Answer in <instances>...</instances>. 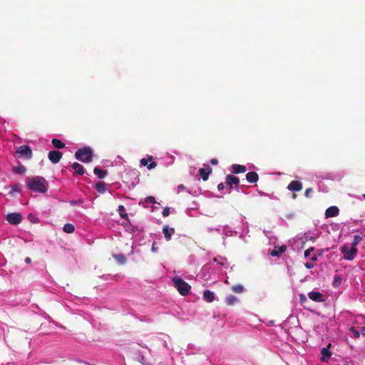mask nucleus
<instances>
[{
	"instance_id": "5701e85b",
	"label": "nucleus",
	"mask_w": 365,
	"mask_h": 365,
	"mask_svg": "<svg viewBox=\"0 0 365 365\" xmlns=\"http://www.w3.org/2000/svg\"><path fill=\"white\" fill-rule=\"evenodd\" d=\"M95 188L98 192L103 193L106 190V185L104 182H98L96 184Z\"/></svg>"
},
{
	"instance_id": "ddd939ff",
	"label": "nucleus",
	"mask_w": 365,
	"mask_h": 365,
	"mask_svg": "<svg viewBox=\"0 0 365 365\" xmlns=\"http://www.w3.org/2000/svg\"><path fill=\"white\" fill-rule=\"evenodd\" d=\"M163 232L164 233L165 240L169 241L171 240L172 236L175 234V229L173 227H169L168 225H165L163 228Z\"/></svg>"
},
{
	"instance_id": "49530a36",
	"label": "nucleus",
	"mask_w": 365,
	"mask_h": 365,
	"mask_svg": "<svg viewBox=\"0 0 365 365\" xmlns=\"http://www.w3.org/2000/svg\"><path fill=\"white\" fill-rule=\"evenodd\" d=\"M296 197H297V195H296V194H293V195H292V198L295 199V198H296Z\"/></svg>"
},
{
	"instance_id": "37998d69",
	"label": "nucleus",
	"mask_w": 365,
	"mask_h": 365,
	"mask_svg": "<svg viewBox=\"0 0 365 365\" xmlns=\"http://www.w3.org/2000/svg\"><path fill=\"white\" fill-rule=\"evenodd\" d=\"M152 251L153 252H156L157 251V248L155 247V242H153V244Z\"/></svg>"
},
{
	"instance_id": "72a5a7b5",
	"label": "nucleus",
	"mask_w": 365,
	"mask_h": 365,
	"mask_svg": "<svg viewBox=\"0 0 365 365\" xmlns=\"http://www.w3.org/2000/svg\"><path fill=\"white\" fill-rule=\"evenodd\" d=\"M145 202H150V203H155V199L153 196H149V197H146Z\"/></svg>"
},
{
	"instance_id": "2eb2a0df",
	"label": "nucleus",
	"mask_w": 365,
	"mask_h": 365,
	"mask_svg": "<svg viewBox=\"0 0 365 365\" xmlns=\"http://www.w3.org/2000/svg\"><path fill=\"white\" fill-rule=\"evenodd\" d=\"M231 168L235 174L244 173L247 171L246 166L243 165L233 164Z\"/></svg>"
},
{
	"instance_id": "4468645a",
	"label": "nucleus",
	"mask_w": 365,
	"mask_h": 365,
	"mask_svg": "<svg viewBox=\"0 0 365 365\" xmlns=\"http://www.w3.org/2000/svg\"><path fill=\"white\" fill-rule=\"evenodd\" d=\"M339 210L336 206H331L328 207L325 212L326 217H333L339 215Z\"/></svg>"
},
{
	"instance_id": "e433bc0d",
	"label": "nucleus",
	"mask_w": 365,
	"mask_h": 365,
	"mask_svg": "<svg viewBox=\"0 0 365 365\" xmlns=\"http://www.w3.org/2000/svg\"><path fill=\"white\" fill-rule=\"evenodd\" d=\"M312 191H313V190L311 187H309V188L306 189V190L304 192L305 197H309V193H311Z\"/></svg>"
},
{
	"instance_id": "6e6552de",
	"label": "nucleus",
	"mask_w": 365,
	"mask_h": 365,
	"mask_svg": "<svg viewBox=\"0 0 365 365\" xmlns=\"http://www.w3.org/2000/svg\"><path fill=\"white\" fill-rule=\"evenodd\" d=\"M62 155L63 153L61 151L55 150L48 153V158L51 163L56 164L60 161Z\"/></svg>"
},
{
	"instance_id": "a878e982",
	"label": "nucleus",
	"mask_w": 365,
	"mask_h": 365,
	"mask_svg": "<svg viewBox=\"0 0 365 365\" xmlns=\"http://www.w3.org/2000/svg\"><path fill=\"white\" fill-rule=\"evenodd\" d=\"M26 171V168L24 165H19L13 168V172L16 174L22 175Z\"/></svg>"
},
{
	"instance_id": "f3484780",
	"label": "nucleus",
	"mask_w": 365,
	"mask_h": 365,
	"mask_svg": "<svg viewBox=\"0 0 365 365\" xmlns=\"http://www.w3.org/2000/svg\"><path fill=\"white\" fill-rule=\"evenodd\" d=\"M212 170L211 168H200L199 170V174L204 181L207 180L209 175L212 173Z\"/></svg>"
},
{
	"instance_id": "de8ad7c7",
	"label": "nucleus",
	"mask_w": 365,
	"mask_h": 365,
	"mask_svg": "<svg viewBox=\"0 0 365 365\" xmlns=\"http://www.w3.org/2000/svg\"><path fill=\"white\" fill-rule=\"evenodd\" d=\"M363 197L365 199V194L363 195Z\"/></svg>"
},
{
	"instance_id": "c756f323",
	"label": "nucleus",
	"mask_w": 365,
	"mask_h": 365,
	"mask_svg": "<svg viewBox=\"0 0 365 365\" xmlns=\"http://www.w3.org/2000/svg\"><path fill=\"white\" fill-rule=\"evenodd\" d=\"M341 283V279L339 276H335L333 282V285L334 287H338Z\"/></svg>"
},
{
	"instance_id": "ea45409f",
	"label": "nucleus",
	"mask_w": 365,
	"mask_h": 365,
	"mask_svg": "<svg viewBox=\"0 0 365 365\" xmlns=\"http://www.w3.org/2000/svg\"><path fill=\"white\" fill-rule=\"evenodd\" d=\"M225 186H224V184L222 182L220 183L218 185H217V189L220 191V190H222L224 189Z\"/></svg>"
},
{
	"instance_id": "f704fd0d",
	"label": "nucleus",
	"mask_w": 365,
	"mask_h": 365,
	"mask_svg": "<svg viewBox=\"0 0 365 365\" xmlns=\"http://www.w3.org/2000/svg\"><path fill=\"white\" fill-rule=\"evenodd\" d=\"M314 250V247H310L304 252V257H308L310 255L311 252Z\"/></svg>"
},
{
	"instance_id": "4be33fe9",
	"label": "nucleus",
	"mask_w": 365,
	"mask_h": 365,
	"mask_svg": "<svg viewBox=\"0 0 365 365\" xmlns=\"http://www.w3.org/2000/svg\"><path fill=\"white\" fill-rule=\"evenodd\" d=\"M51 143L56 148L58 149H62L66 146V144L64 143H63L61 140L57 138H53L51 140Z\"/></svg>"
},
{
	"instance_id": "393cba45",
	"label": "nucleus",
	"mask_w": 365,
	"mask_h": 365,
	"mask_svg": "<svg viewBox=\"0 0 365 365\" xmlns=\"http://www.w3.org/2000/svg\"><path fill=\"white\" fill-rule=\"evenodd\" d=\"M63 230L65 232L71 234L74 232L75 227L73 224L67 223V224L64 225Z\"/></svg>"
},
{
	"instance_id": "a18cd8bd",
	"label": "nucleus",
	"mask_w": 365,
	"mask_h": 365,
	"mask_svg": "<svg viewBox=\"0 0 365 365\" xmlns=\"http://www.w3.org/2000/svg\"><path fill=\"white\" fill-rule=\"evenodd\" d=\"M178 188H179V189H185V186H184L183 185H180L178 186Z\"/></svg>"
},
{
	"instance_id": "bb28decb",
	"label": "nucleus",
	"mask_w": 365,
	"mask_h": 365,
	"mask_svg": "<svg viewBox=\"0 0 365 365\" xmlns=\"http://www.w3.org/2000/svg\"><path fill=\"white\" fill-rule=\"evenodd\" d=\"M231 289L235 292V293H238V294H240V293H242L244 292V287L242 284H235V285H233L232 287H231Z\"/></svg>"
},
{
	"instance_id": "dca6fc26",
	"label": "nucleus",
	"mask_w": 365,
	"mask_h": 365,
	"mask_svg": "<svg viewBox=\"0 0 365 365\" xmlns=\"http://www.w3.org/2000/svg\"><path fill=\"white\" fill-rule=\"evenodd\" d=\"M246 180L250 183H255L259 180V175L256 172H249L246 174Z\"/></svg>"
},
{
	"instance_id": "39448f33",
	"label": "nucleus",
	"mask_w": 365,
	"mask_h": 365,
	"mask_svg": "<svg viewBox=\"0 0 365 365\" xmlns=\"http://www.w3.org/2000/svg\"><path fill=\"white\" fill-rule=\"evenodd\" d=\"M16 154L19 158L24 157L26 159H31L32 157V150L29 145H21L19 146L16 151Z\"/></svg>"
},
{
	"instance_id": "1a4fd4ad",
	"label": "nucleus",
	"mask_w": 365,
	"mask_h": 365,
	"mask_svg": "<svg viewBox=\"0 0 365 365\" xmlns=\"http://www.w3.org/2000/svg\"><path fill=\"white\" fill-rule=\"evenodd\" d=\"M140 165L142 166H146L148 170L154 169L157 164L153 160V157L150 156L148 158H142L140 160Z\"/></svg>"
},
{
	"instance_id": "58836bf2",
	"label": "nucleus",
	"mask_w": 365,
	"mask_h": 365,
	"mask_svg": "<svg viewBox=\"0 0 365 365\" xmlns=\"http://www.w3.org/2000/svg\"><path fill=\"white\" fill-rule=\"evenodd\" d=\"M210 163L213 165H216L218 164V160L216 158H212L210 160Z\"/></svg>"
},
{
	"instance_id": "423d86ee",
	"label": "nucleus",
	"mask_w": 365,
	"mask_h": 365,
	"mask_svg": "<svg viewBox=\"0 0 365 365\" xmlns=\"http://www.w3.org/2000/svg\"><path fill=\"white\" fill-rule=\"evenodd\" d=\"M22 220L23 217L19 212H11L6 216V220L11 225H19Z\"/></svg>"
},
{
	"instance_id": "7ed1b4c3",
	"label": "nucleus",
	"mask_w": 365,
	"mask_h": 365,
	"mask_svg": "<svg viewBox=\"0 0 365 365\" xmlns=\"http://www.w3.org/2000/svg\"><path fill=\"white\" fill-rule=\"evenodd\" d=\"M173 282L175 287L181 295L186 296L189 294L191 287L182 278L180 277H174L173 278Z\"/></svg>"
},
{
	"instance_id": "c9c22d12",
	"label": "nucleus",
	"mask_w": 365,
	"mask_h": 365,
	"mask_svg": "<svg viewBox=\"0 0 365 365\" xmlns=\"http://www.w3.org/2000/svg\"><path fill=\"white\" fill-rule=\"evenodd\" d=\"M351 331L354 333V336L355 338H358L359 336V331L354 327L351 328Z\"/></svg>"
},
{
	"instance_id": "b1692460",
	"label": "nucleus",
	"mask_w": 365,
	"mask_h": 365,
	"mask_svg": "<svg viewBox=\"0 0 365 365\" xmlns=\"http://www.w3.org/2000/svg\"><path fill=\"white\" fill-rule=\"evenodd\" d=\"M237 301L238 299L233 295H229L225 299V302L229 306L234 305Z\"/></svg>"
},
{
	"instance_id": "412c9836",
	"label": "nucleus",
	"mask_w": 365,
	"mask_h": 365,
	"mask_svg": "<svg viewBox=\"0 0 365 365\" xmlns=\"http://www.w3.org/2000/svg\"><path fill=\"white\" fill-rule=\"evenodd\" d=\"M93 173L100 178L103 179L107 175L108 172L106 170L101 169L96 167L93 170Z\"/></svg>"
},
{
	"instance_id": "473e14b6",
	"label": "nucleus",
	"mask_w": 365,
	"mask_h": 365,
	"mask_svg": "<svg viewBox=\"0 0 365 365\" xmlns=\"http://www.w3.org/2000/svg\"><path fill=\"white\" fill-rule=\"evenodd\" d=\"M170 215V208L166 207L163 210V215L164 217H168Z\"/></svg>"
},
{
	"instance_id": "4c0bfd02",
	"label": "nucleus",
	"mask_w": 365,
	"mask_h": 365,
	"mask_svg": "<svg viewBox=\"0 0 365 365\" xmlns=\"http://www.w3.org/2000/svg\"><path fill=\"white\" fill-rule=\"evenodd\" d=\"M305 267L307 269H312L314 267V264L309 262L305 263Z\"/></svg>"
},
{
	"instance_id": "f8f14e48",
	"label": "nucleus",
	"mask_w": 365,
	"mask_h": 365,
	"mask_svg": "<svg viewBox=\"0 0 365 365\" xmlns=\"http://www.w3.org/2000/svg\"><path fill=\"white\" fill-rule=\"evenodd\" d=\"M287 250V246H274V249L271 251L270 255L272 257H279Z\"/></svg>"
},
{
	"instance_id": "9b49d317",
	"label": "nucleus",
	"mask_w": 365,
	"mask_h": 365,
	"mask_svg": "<svg viewBox=\"0 0 365 365\" xmlns=\"http://www.w3.org/2000/svg\"><path fill=\"white\" fill-rule=\"evenodd\" d=\"M308 297L314 302H321L324 301L323 294L319 292H309L308 293Z\"/></svg>"
},
{
	"instance_id": "f257e3e1",
	"label": "nucleus",
	"mask_w": 365,
	"mask_h": 365,
	"mask_svg": "<svg viewBox=\"0 0 365 365\" xmlns=\"http://www.w3.org/2000/svg\"><path fill=\"white\" fill-rule=\"evenodd\" d=\"M27 186L34 192L45 193L47 190V181L43 177L36 176L27 179Z\"/></svg>"
},
{
	"instance_id": "c03bdc74",
	"label": "nucleus",
	"mask_w": 365,
	"mask_h": 365,
	"mask_svg": "<svg viewBox=\"0 0 365 365\" xmlns=\"http://www.w3.org/2000/svg\"><path fill=\"white\" fill-rule=\"evenodd\" d=\"M312 261H317V257L316 255L313 256V257H312Z\"/></svg>"
},
{
	"instance_id": "6ab92c4d",
	"label": "nucleus",
	"mask_w": 365,
	"mask_h": 365,
	"mask_svg": "<svg viewBox=\"0 0 365 365\" xmlns=\"http://www.w3.org/2000/svg\"><path fill=\"white\" fill-rule=\"evenodd\" d=\"M203 299L207 302H212L215 300V294L209 289L203 292Z\"/></svg>"
},
{
	"instance_id": "2f4dec72",
	"label": "nucleus",
	"mask_w": 365,
	"mask_h": 365,
	"mask_svg": "<svg viewBox=\"0 0 365 365\" xmlns=\"http://www.w3.org/2000/svg\"><path fill=\"white\" fill-rule=\"evenodd\" d=\"M28 217L31 222L36 223L38 222V219L34 217L32 214H29Z\"/></svg>"
},
{
	"instance_id": "c85d7f7f",
	"label": "nucleus",
	"mask_w": 365,
	"mask_h": 365,
	"mask_svg": "<svg viewBox=\"0 0 365 365\" xmlns=\"http://www.w3.org/2000/svg\"><path fill=\"white\" fill-rule=\"evenodd\" d=\"M118 211L122 218L128 219V215L125 213V209L123 205L118 206Z\"/></svg>"
},
{
	"instance_id": "7c9ffc66",
	"label": "nucleus",
	"mask_w": 365,
	"mask_h": 365,
	"mask_svg": "<svg viewBox=\"0 0 365 365\" xmlns=\"http://www.w3.org/2000/svg\"><path fill=\"white\" fill-rule=\"evenodd\" d=\"M21 190V187L19 184H16L14 185L12 188H11V193H13L14 192H20Z\"/></svg>"
},
{
	"instance_id": "0eeeda50",
	"label": "nucleus",
	"mask_w": 365,
	"mask_h": 365,
	"mask_svg": "<svg viewBox=\"0 0 365 365\" xmlns=\"http://www.w3.org/2000/svg\"><path fill=\"white\" fill-rule=\"evenodd\" d=\"M225 181H226V184H227V187H229L230 190L232 189L233 185H235V188L238 190L240 180L237 177H235L232 175H227L225 178Z\"/></svg>"
},
{
	"instance_id": "a211bd4d",
	"label": "nucleus",
	"mask_w": 365,
	"mask_h": 365,
	"mask_svg": "<svg viewBox=\"0 0 365 365\" xmlns=\"http://www.w3.org/2000/svg\"><path fill=\"white\" fill-rule=\"evenodd\" d=\"M321 361L325 362L331 357V352L329 350L328 347H324L321 349Z\"/></svg>"
},
{
	"instance_id": "9d476101",
	"label": "nucleus",
	"mask_w": 365,
	"mask_h": 365,
	"mask_svg": "<svg viewBox=\"0 0 365 365\" xmlns=\"http://www.w3.org/2000/svg\"><path fill=\"white\" fill-rule=\"evenodd\" d=\"M289 191L298 192L302 189V183L300 181L293 180L287 186Z\"/></svg>"
},
{
	"instance_id": "20e7f679",
	"label": "nucleus",
	"mask_w": 365,
	"mask_h": 365,
	"mask_svg": "<svg viewBox=\"0 0 365 365\" xmlns=\"http://www.w3.org/2000/svg\"><path fill=\"white\" fill-rule=\"evenodd\" d=\"M341 252L344 255V258L346 260L351 261L353 260L358 252L356 247H349L347 245H344L341 248Z\"/></svg>"
},
{
	"instance_id": "a19ab883",
	"label": "nucleus",
	"mask_w": 365,
	"mask_h": 365,
	"mask_svg": "<svg viewBox=\"0 0 365 365\" xmlns=\"http://www.w3.org/2000/svg\"><path fill=\"white\" fill-rule=\"evenodd\" d=\"M306 300H307L306 297H305L304 294H301V295H300V301H301L302 302H304V301H306Z\"/></svg>"
},
{
	"instance_id": "f03ea898",
	"label": "nucleus",
	"mask_w": 365,
	"mask_h": 365,
	"mask_svg": "<svg viewBox=\"0 0 365 365\" xmlns=\"http://www.w3.org/2000/svg\"><path fill=\"white\" fill-rule=\"evenodd\" d=\"M93 156V150L90 147H83L75 153V158L83 163L91 162Z\"/></svg>"
},
{
	"instance_id": "79ce46f5",
	"label": "nucleus",
	"mask_w": 365,
	"mask_h": 365,
	"mask_svg": "<svg viewBox=\"0 0 365 365\" xmlns=\"http://www.w3.org/2000/svg\"><path fill=\"white\" fill-rule=\"evenodd\" d=\"M25 262H26V264H30V263L31 262V258H30V257H26V258L25 259Z\"/></svg>"
},
{
	"instance_id": "aec40b11",
	"label": "nucleus",
	"mask_w": 365,
	"mask_h": 365,
	"mask_svg": "<svg viewBox=\"0 0 365 365\" xmlns=\"http://www.w3.org/2000/svg\"><path fill=\"white\" fill-rule=\"evenodd\" d=\"M72 168L78 175H83L86 172L84 168L77 162L72 165Z\"/></svg>"
},
{
	"instance_id": "cd10ccee",
	"label": "nucleus",
	"mask_w": 365,
	"mask_h": 365,
	"mask_svg": "<svg viewBox=\"0 0 365 365\" xmlns=\"http://www.w3.org/2000/svg\"><path fill=\"white\" fill-rule=\"evenodd\" d=\"M361 240L362 237L360 235H354V240L351 242V247H356Z\"/></svg>"
}]
</instances>
